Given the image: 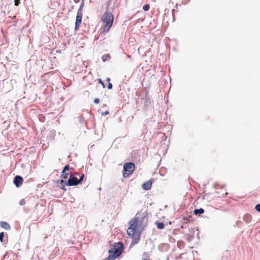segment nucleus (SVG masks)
<instances>
[{
    "label": "nucleus",
    "mask_w": 260,
    "mask_h": 260,
    "mask_svg": "<svg viewBox=\"0 0 260 260\" xmlns=\"http://www.w3.org/2000/svg\"><path fill=\"white\" fill-rule=\"evenodd\" d=\"M148 217L146 212L139 214L138 213L134 218L132 219L129 222V226L127 230L128 236L133 238L131 244H136L139 242L140 235L136 233V229L139 225L141 228H144L147 225Z\"/></svg>",
    "instance_id": "1"
},
{
    "label": "nucleus",
    "mask_w": 260,
    "mask_h": 260,
    "mask_svg": "<svg viewBox=\"0 0 260 260\" xmlns=\"http://www.w3.org/2000/svg\"><path fill=\"white\" fill-rule=\"evenodd\" d=\"M124 245L121 242L114 243L113 247L111 248L108 252L109 255L108 259H114L118 257L123 251Z\"/></svg>",
    "instance_id": "2"
},
{
    "label": "nucleus",
    "mask_w": 260,
    "mask_h": 260,
    "mask_svg": "<svg viewBox=\"0 0 260 260\" xmlns=\"http://www.w3.org/2000/svg\"><path fill=\"white\" fill-rule=\"evenodd\" d=\"M102 20L105 23L104 26L103 32L107 33L109 32L113 22L114 17L112 13L107 11L103 15L102 18Z\"/></svg>",
    "instance_id": "3"
},
{
    "label": "nucleus",
    "mask_w": 260,
    "mask_h": 260,
    "mask_svg": "<svg viewBox=\"0 0 260 260\" xmlns=\"http://www.w3.org/2000/svg\"><path fill=\"white\" fill-rule=\"evenodd\" d=\"M135 169V165L134 163L132 162H126L123 166V176L124 177H127L131 174L133 173Z\"/></svg>",
    "instance_id": "4"
},
{
    "label": "nucleus",
    "mask_w": 260,
    "mask_h": 260,
    "mask_svg": "<svg viewBox=\"0 0 260 260\" xmlns=\"http://www.w3.org/2000/svg\"><path fill=\"white\" fill-rule=\"evenodd\" d=\"M78 180L77 176L71 174L69 179L67 181H63V180H61L60 181V184L62 185H67V186H76L78 185Z\"/></svg>",
    "instance_id": "5"
},
{
    "label": "nucleus",
    "mask_w": 260,
    "mask_h": 260,
    "mask_svg": "<svg viewBox=\"0 0 260 260\" xmlns=\"http://www.w3.org/2000/svg\"><path fill=\"white\" fill-rule=\"evenodd\" d=\"M141 104L143 105L142 108L144 110H148L149 108L151 106V100L148 94V92L146 91L145 96L140 99Z\"/></svg>",
    "instance_id": "6"
},
{
    "label": "nucleus",
    "mask_w": 260,
    "mask_h": 260,
    "mask_svg": "<svg viewBox=\"0 0 260 260\" xmlns=\"http://www.w3.org/2000/svg\"><path fill=\"white\" fill-rule=\"evenodd\" d=\"M82 15L83 13H80V12H77L75 22V30H77L81 25L82 18Z\"/></svg>",
    "instance_id": "7"
},
{
    "label": "nucleus",
    "mask_w": 260,
    "mask_h": 260,
    "mask_svg": "<svg viewBox=\"0 0 260 260\" xmlns=\"http://www.w3.org/2000/svg\"><path fill=\"white\" fill-rule=\"evenodd\" d=\"M23 181V178L19 175L16 176L13 179V183L17 187H19L22 183Z\"/></svg>",
    "instance_id": "8"
},
{
    "label": "nucleus",
    "mask_w": 260,
    "mask_h": 260,
    "mask_svg": "<svg viewBox=\"0 0 260 260\" xmlns=\"http://www.w3.org/2000/svg\"><path fill=\"white\" fill-rule=\"evenodd\" d=\"M152 181L151 180L144 183L142 185V187L144 190H148L150 189L152 186Z\"/></svg>",
    "instance_id": "9"
},
{
    "label": "nucleus",
    "mask_w": 260,
    "mask_h": 260,
    "mask_svg": "<svg viewBox=\"0 0 260 260\" xmlns=\"http://www.w3.org/2000/svg\"><path fill=\"white\" fill-rule=\"evenodd\" d=\"M0 225L2 228L7 230H9L11 229V226L10 224L7 222L6 221L0 222Z\"/></svg>",
    "instance_id": "10"
},
{
    "label": "nucleus",
    "mask_w": 260,
    "mask_h": 260,
    "mask_svg": "<svg viewBox=\"0 0 260 260\" xmlns=\"http://www.w3.org/2000/svg\"><path fill=\"white\" fill-rule=\"evenodd\" d=\"M251 216L250 214H245L243 217V220L247 223H249L251 221Z\"/></svg>",
    "instance_id": "11"
},
{
    "label": "nucleus",
    "mask_w": 260,
    "mask_h": 260,
    "mask_svg": "<svg viewBox=\"0 0 260 260\" xmlns=\"http://www.w3.org/2000/svg\"><path fill=\"white\" fill-rule=\"evenodd\" d=\"M204 212V209L203 208L197 209L194 210V214L196 215H200Z\"/></svg>",
    "instance_id": "12"
},
{
    "label": "nucleus",
    "mask_w": 260,
    "mask_h": 260,
    "mask_svg": "<svg viewBox=\"0 0 260 260\" xmlns=\"http://www.w3.org/2000/svg\"><path fill=\"white\" fill-rule=\"evenodd\" d=\"M111 58V56L109 54H106L102 56V59L103 62H105L109 60Z\"/></svg>",
    "instance_id": "13"
},
{
    "label": "nucleus",
    "mask_w": 260,
    "mask_h": 260,
    "mask_svg": "<svg viewBox=\"0 0 260 260\" xmlns=\"http://www.w3.org/2000/svg\"><path fill=\"white\" fill-rule=\"evenodd\" d=\"M157 228L159 230H162L165 227V224L162 222H156Z\"/></svg>",
    "instance_id": "14"
},
{
    "label": "nucleus",
    "mask_w": 260,
    "mask_h": 260,
    "mask_svg": "<svg viewBox=\"0 0 260 260\" xmlns=\"http://www.w3.org/2000/svg\"><path fill=\"white\" fill-rule=\"evenodd\" d=\"M69 175V173H67L66 172H64L62 171L61 177L64 179H67L68 178Z\"/></svg>",
    "instance_id": "15"
},
{
    "label": "nucleus",
    "mask_w": 260,
    "mask_h": 260,
    "mask_svg": "<svg viewBox=\"0 0 260 260\" xmlns=\"http://www.w3.org/2000/svg\"><path fill=\"white\" fill-rule=\"evenodd\" d=\"M150 8L149 4H145L143 6V10L145 11H148Z\"/></svg>",
    "instance_id": "16"
},
{
    "label": "nucleus",
    "mask_w": 260,
    "mask_h": 260,
    "mask_svg": "<svg viewBox=\"0 0 260 260\" xmlns=\"http://www.w3.org/2000/svg\"><path fill=\"white\" fill-rule=\"evenodd\" d=\"M83 6H84V3L82 2L81 3V4H80L79 9H78L77 12H80V13H82V9H83Z\"/></svg>",
    "instance_id": "17"
},
{
    "label": "nucleus",
    "mask_w": 260,
    "mask_h": 260,
    "mask_svg": "<svg viewBox=\"0 0 260 260\" xmlns=\"http://www.w3.org/2000/svg\"><path fill=\"white\" fill-rule=\"evenodd\" d=\"M84 176H85L84 174H82L81 175V176L80 177L79 179H78V183L79 184H80L82 182V181H83V179L84 178Z\"/></svg>",
    "instance_id": "18"
},
{
    "label": "nucleus",
    "mask_w": 260,
    "mask_h": 260,
    "mask_svg": "<svg viewBox=\"0 0 260 260\" xmlns=\"http://www.w3.org/2000/svg\"><path fill=\"white\" fill-rule=\"evenodd\" d=\"M70 169V167L69 165H66L64 168H63V169L62 170V171L65 172L67 171H69V170Z\"/></svg>",
    "instance_id": "19"
},
{
    "label": "nucleus",
    "mask_w": 260,
    "mask_h": 260,
    "mask_svg": "<svg viewBox=\"0 0 260 260\" xmlns=\"http://www.w3.org/2000/svg\"><path fill=\"white\" fill-rule=\"evenodd\" d=\"M4 237V232L0 233V241L1 242H3Z\"/></svg>",
    "instance_id": "20"
},
{
    "label": "nucleus",
    "mask_w": 260,
    "mask_h": 260,
    "mask_svg": "<svg viewBox=\"0 0 260 260\" xmlns=\"http://www.w3.org/2000/svg\"><path fill=\"white\" fill-rule=\"evenodd\" d=\"M149 122V121L147 122L145 125H144V127L145 128H144V130H143V133H147V127H148V124H147V123Z\"/></svg>",
    "instance_id": "21"
},
{
    "label": "nucleus",
    "mask_w": 260,
    "mask_h": 260,
    "mask_svg": "<svg viewBox=\"0 0 260 260\" xmlns=\"http://www.w3.org/2000/svg\"><path fill=\"white\" fill-rule=\"evenodd\" d=\"M255 209L258 212H260V204L256 205L255 206Z\"/></svg>",
    "instance_id": "22"
},
{
    "label": "nucleus",
    "mask_w": 260,
    "mask_h": 260,
    "mask_svg": "<svg viewBox=\"0 0 260 260\" xmlns=\"http://www.w3.org/2000/svg\"><path fill=\"white\" fill-rule=\"evenodd\" d=\"M19 203L21 206H23L25 204V201L24 199H22L20 201Z\"/></svg>",
    "instance_id": "23"
},
{
    "label": "nucleus",
    "mask_w": 260,
    "mask_h": 260,
    "mask_svg": "<svg viewBox=\"0 0 260 260\" xmlns=\"http://www.w3.org/2000/svg\"><path fill=\"white\" fill-rule=\"evenodd\" d=\"M94 103L95 104H97L98 103H99L100 102V99H98V98H95L94 100V101H93Z\"/></svg>",
    "instance_id": "24"
},
{
    "label": "nucleus",
    "mask_w": 260,
    "mask_h": 260,
    "mask_svg": "<svg viewBox=\"0 0 260 260\" xmlns=\"http://www.w3.org/2000/svg\"><path fill=\"white\" fill-rule=\"evenodd\" d=\"M108 83H108V88L109 89H112V86H113L111 82H108Z\"/></svg>",
    "instance_id": "25"
},
{
    "label": "nucleus",
    "mask_w": 260,
    "mask_h": 260,
    "mask_svg": "<svg viewBox=\"0 0 260 260\" xmlns=\"http://www.w3.org/2000/svg\"><path fill=\"white\" fill-rule=\"evenodd\" d=\"M15 5L17 6L20 4V0H15Z\"/></svg>",
    "instance_id": "26"
},
{
    "label": "nucleus",
    "mask_w": 260,
    "mask_h": 260,
    "mask_svg": "<svg viewBox=\"0 0 260 260\" xmlns=\"http://www.w3.org/2000/svg\"><path fill=\"white\" fill-rule=\"evenodd\" d=\"M3 85H4V86H8V85H9L10 84V82H3Z\"/></svg>",
    "instance_id": "27"
},
{
    "label": "nucleus",
    "mask_w": 260,
    "mask_h": 260,
    "mask_svg": "<svg viewBox=\"0 0 260 260\" xmlns=\"http://www.w3.org/2000/svg\"><path fill=\"white\" fill-rule=\"evenodd\" d=\"M109 112L108 111H106L105 112H104V113H102V115H107L108 114H109Z\"/></svg>",
    "instance_id": "28"
},
{
    "label": "nucleus",
    "mask_w": 260,
    "mask_h": 260,
    "mask_svg": "<svg viewBox=\"0 0 260 260\" xmlns=\"http://www.w3.org/2000/svg\"><path fill=\"white\" fill-rule=\"evenodd\" d=\"M100 84H101L103 88L105 87V82H99Z\"/></svg>",
    "instance_id": "29"
},
{
    "label": "nucleus",
    "mask_w": 260,
    "mask_h": 260,
    "mask_svg": "<svg viewBox=\"0 0 260 260\" xmlns=\"http://www.w3.org/2000/svg\"><path fill=\"white\" fill-rule=\"evenodd\" d=\"M65 185L62 186L61 189H63L64 191L67 190L66 188L64 187Z\"/></svg>",
    "instance_id": "30"
},
{
    "label": "nucleus",
    "mask_w": 260,
    "mask_h": 260,
    "mask_svg": "<svg viewBox=\"0 0 260 260\" xmlns=\"http://www.w3.org/2000/svg\"><path fill=\"white\" fill-rule=\"evenodd\" d=\"M175 12V9H173L172 10V16L173 17H174V13Z\"/></svg>",
    "instance_id": "31"
},
{
    "label": "nucleus",
    "mask_w": 260,
    "mask_h": 260,
    "mask_svg": "<svg viewBox=\"0 0 260 260\" xmlns=\"http://www.w3.org/2000/svg\"><path fill=\"white\" fill-rule=\"evenodd\" d=\"M105 81H110V78H107Z\"/></svg>",
    "instance_id": "32"
},
{
    "label": "nucleus",
    "mask_w": 260,
    "mask_h": 260,
    "mask_svg": "<svg viewBox=\"0 0 260 260\" xmlns=\"http://www.w3.org/2000/svg\"><path fill=\"white\" fill-rule=\"evenodd\" d=\"M96 81L99 82L103 81L101 78H98Z\"/></svg>",
    "instance_id": "33"
},
{
    "label": "nucleus",
    "mask_w": 260,
    "mask_h": 260,
    "mask_svg": "<svg viewBox=\"0 0 260 260\" xmlns=\"http://www.w3.org/2000/svg\"><path fill=\"white\" fill-rule=\"evenodd\" d=\"M10 90V89H5V92H8V91H9Z\"/></svg>",
    "instance_id": "34"
},
{
    "label": "nucleus",
    "mask_w": 260,
    "mask_h": 260,
    "mask_svg": "<svg viewBox=\"0 0 260 260\" xmlns=\"http://www.w3.org/2000/svg\"><path fill=\"white\" fill-rule=\"evenodd\" d=\"M139 102H140V101H139V99H138L137 101H136L137 104L138 105Z\"/></svg>",
    "instance_id": "35"
}]
</instances>
